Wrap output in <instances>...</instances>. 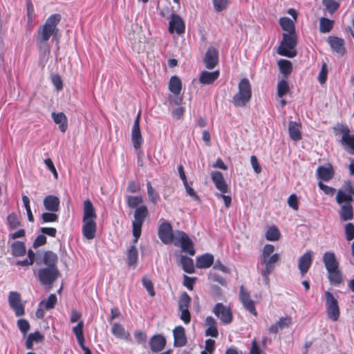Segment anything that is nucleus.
<instances>
[{
	"mask_svg": "<svg viewBox=\"0 0 354 354\" xmlns=\"http://www.w3.org/2000/svg\"><path fill=\"white\" fill-rule=\"evenodd\" d=\"M59 14L50 15L45 23L39 26L36 35L37 46L41 59H47L50 52L48 40L50 37L57 36L59 29L57 25L61 21Z\"/></svg>",
	"mask_w": 354,
	"mask_h": 354,
	"instance_id": "obj_1",
	"label": "nucleus"
},
{
	"mask_svg": "<svg viewBox=\"0 0 354 354\" xmlns=\"http://www.w3.org/2000/svg\"><path fill=\"white\" fill-rule=\"evenodd\" d=\"M158 236L162 243L168 244L171 241L176 246H179L182 250L191 256L195 254L194 244L189 236L183 231L177 230L173 232L169 223H162L158 229Z\"/></svg>",
	"mask_w": 354,
	"mask_h": 354,
	"instance_id": "obj_2",
	"label": "nucleus"
},
{
	"mask_svg": "<svg viewBox=\"0 0 354 354\" xmlns=\"http://www.w3.org/2000/svg\"><path fill=\"white\" fill-rule=\"evenodd\" d=\"M239 91L233 96L232 102L235 106H245L251 100L252 88L247 78H242L238 85Z\"/></svg>",
	"mask_w": 354,
	"mask_h": 354,
	"instance_id": "obj_3",
	"label": "nucleus"
},
{
	"mask_svg": "<svg viewBox=\"0 0 354 354\" xmlns=\"http://www.w3.org/2000/svg\"><path fill=\"white\" fill-rule=\"evenodd\" d=\"M297 44L296 33H283V39L278 48L279 55L288 57H294L297 55L295 47Z\"/></svg>",
	"mask_w": 354,
	"mask_h": 354,
	"instance_id": "obj_4",
	"label": "nucleus"
},
{
	"mask_svg": "<svg viewBox=\"0 0 354 354\" xmlns=\"http://www.w3.org/2000/svg\"><path fill=\"white\" fill-rule=\"evenodd\" d=\"M279 259L280 255L277 253L272 254L271 257L260 258L259 263L263 266L260 270V274L262 276L263 282L265 285H269V276L274 271L275 265Z\"/></svg>",
	"mask_w": 354,
	"mask_h": 354,
	"instance_id": "obj_5",
	"label": "nucleus"
},
{
	"mask_svg": "<svg viewBox=\"0 0 354 354\" xmlns=\"http://www.w3.org/2000/svg\"><path fill=\"white\" fill-rule=\"evenodd\" d=\"M148 215V209L145 205H141L136 208L133 214L132 223V232L134 237L133 243L138 242L141 234L143 223Z\"/></svg>",
	"mask_w": 354,
	"mask_h": 354,
	"instance_id": "obj_6",
	"label": "nucleus"
},
{
	"mask_svg": "<svg viewBox=\"0 0 354 354\" xmlns=\"http://www.w3.org/2000/svg\"><path fill=\"white\" fill-rule=\"evenodd\" d=\"M59 272L57 268H42L38 270V279L43 286H51L58 278Z\"/></svg>",
	"mask_w": 354,
	"mask_h": 354,
	"instance_id": "obj_7",
	"label": "nucleus"
},
{
	"mask_svg": "<svg viewBox=\"0 0 354 354\" xmlns=\"http://www.w3.org/2000/svg\"><path fill=\"white\" fill-rule=\"evenodd\" d=\"M190 302L191 297L186 292H183L178 300V311L180 319L185 324H188L191 321V315L189 311Z\"/></svg>",
	"mask_w": 354,
	"mask_h": 354,
	"instance_id": "obj_8",
	"label": "nucleus"
},
{
	"mask_svg": "<svg viewBox=\"0 0 354 354\" xmlns=\"http://www.w3.org/2000/svg\"><path fill=\"white\" fill-rule=\"evenodd\" d=\"M325 297L326 309L328 317L336 322L338 320L340 314L337 301L329 291L325 292Z\"/></svg>",
	"mask_w": 354,
	"mask_h": 354,
	"instance_id": "obj_9",
	"label": "nucleus"
},
{
	"mask_svg": "<svg viewBox=\"0 0 354 354\" xmlns=\"http://www.w3.org/2000/svg\"><path fill=\"white\" fill-rule=\"evenodd\" d=\"M212 313L223 324H229L232 322L233 315L230 308L222 303L216 304L212 309Z\"/></svg>",
	"mask_w": 354,
	"mask_h": 354,
	"instance_id": "obj_10",
	"label": "nucleus"
},
{
	"mask_svg": "<svg viewBox=\"0 0 354 354\" xmlns=\"http://www.w3.org/2000/svg\"><path fill=\"white\" fill-rule=\"evenodd\" d=\"M8 303L10 307L15 311L17 317L24 315V306L21 303V295L16 291H11L8 295Z\"/></svg>",
	"mask_w": 354,
	"mask_h": 354,
	"instance_id": "obj_11",
	"label": "nucleus"
},
{
	"mask_svg": "<svg viewBox=\"0 0 354 354\" xmlns=\"http://www.w3.org/2000/svg\"><path fill=\"white\" fill-rule=\"evenodd\" d=\"M239 298L244 308L250 313L257 316V312L254 306V303L253 300L250 299L249 293L245 290L243 286H241L240 288Z\"/></svg>",
	"mask_w": 354,
	"mask_h": 354,
	"instance_id": "obj_12",
	"label": "nucleus"
},
{
	"mask_svg": "<svg viewBox=\"0 0 354 354\" xmlns=\"http://www.w3.org/2000/svg\"><path fill=\"white\" fill-rule=\"evenodd\" d=\"M313 262V252L307 251L299 259L298 268L301 276H304L308 271Z\"/></svg>",
	"mask_w": 354,
	"mask_h": 354,
	"instance_id": "obj_13",
	"label": "nucleus"
},
{
	"mask_svg": "<svg viewBox=\"0 0 354 354\" xmlns=\"http://www.w3.org/2000/svg\"><path fill=\"white\" fill-rule=\"evenodd\" d=\"M218 62V52L214 47H209L205 55L204 62L208 69L214 68Z\"/></svg>",
	"mask_w": 354,
	"mask_h": 354,
	"instance_id": "obj_14",
	"label": "nucleus"
},
{
	"mask_svg": "<svg viewBox=\"0 0 354 354\" xmlns=\"http://www.w3.org/2000/svg\"><path fill=\"white\" fill-rule=\"evenodd\" d=\"M185 24L182 19L176 14H172L169 23V30L171 33L174 31L177 34H181L185 31Z\"/></svg>",
	"mask_w": 354,
	"mask_h": 354,
	"instance_id": "obj_15",
	"label": "nucleus"
},
{
	"mask_svg": "<svg viewBox=\"0 0 354 354\" xmlns=\"http://www.w3.org/2000/svg\"><path fill=\"white\" fill-rule=\"evenodd\" d=\"M97 214L95 207L90 200L84 202L82 221H95Z\"/></svg>",
	"mask_w": 354,
	"mask_h": 354,
	"instance_id": "obj_16",
	"label": "nucleus"
},
{
	"mask_svg": "<svg viewBox=\"0 0 354 354\" xmlns=\"http://www.w3.org/2000/svg\"><path fill=\"white\" fill-rule=\"evenodd\" d=\"M82 232L85 239L92 240L95 238L97 223L96 221H82Z\"/></svg>",
	"mask_w": 354,
	"mask_h": 354,
	"instance_id": "obj_17",
	"label": "nucleus"
},
{
	"mask_svg": "<svg viewBox=\"0 0 354 354\" xmlns=\"http://www.w3.org/2000/svg\"><path fill=\"white\" fill-rule=\"evenodd\" d=\"M211 177L215 187L221 193L225 194L227 192V185L224 179V177L220 171H213L211 174Z\"/></svg>",
	"mask_w": 354,
	"mask_h": 354,
	"instance_id": "obj_18",
	"label": "nucleus"
},
{
	"mask_svg": "<svg viewBox=\"0 0 354 354\" xmlns=\"http://www.w3.org/2000/svg\"><path fill=\"white\" fill-rule=\"evenodd\" d=\"M60 201L58 197L53 195H48L44 199L45 209L51 212H57L59 210Z\"/></svg>",
	"mask_w": 354,
	"mask_h": 354,
	"instance_id": "obj_19",
	"label": "nucleus"
},
{
	"mask_svg": "<svg viewBox=\"0 0 354 354\" xmlns=\"http://www.w3.org/2000/svg\"><path fill=\"white\" fill-rule=\"evenodd\" d=\"M292 324V318L290 317H282L279 321L270 326L268 330L270 333L277 334L279 330L288 328Z\"/></svg>",
	"mask_w": 354,
	"mask_h": 354,
	"instance_id": "obj_20",
	"label": "nucleus"
},
{
	"mask_svg": "<svg viewBox=\"0 0 354 354\" xmlns=\"http://www.w3.org/2000/svg\"><path fill=\"white\" fill-rule=\"evenodd\" d=\"M175 346L181 347L186 344L187 339L185 336V328L178 326L173 330Z\"/></svg>",
	"mask_w": 354,
	"mask_h": 354,
	"instance_id": "obj_21",
	"label": "nucleus"
},
{
	"mask_svg": "<svg viewBox=\"0 0 354 354\" xmlns=\"http://www.w3.org/2000/svg\"><path fill=\"white\" fill-rule=\"evenodd\" d=\"M323 262L327 271L339 268V262L333 252H326L324 254Z\"/></svg>",
	"mask_w": 354,
	"mask_h": 354,
	"instance_id": "obj_22",
	"label": "nucleus"
},
{
	"mask_svg": "<svg viewBox=\"0 0 354 354\" xmlns=\"http://www.w3.org/2000/svg\"><path fill=\"white\" fill-rule=\"evenodd\" d=\"M149 344L151 350L153 352L157 353L161 351L165 348L166 339L161 335H156L151 338Z\"/></svg>",
	"mask_w": 354,
	"mask_h": 354,
	"instance_id": "obj_23",
	"label": "nucleus"
},
{
	"mask_svg": "<svg viewBox=\"0 0 354 354\" xmlns=\"http://www.w3.org/2000/svg\"><path fill=\"white\" fill-rule=\"evenodd\" d=\"M317 175L322 180L328 181L333 178L334 171L330 165L320 166L317 169Z\"/></svg>",
	"mask_w": 354,
	"mask_h": 354,
	"instance_id": "obj_24",
	"label": "nucleus"
},
{
	"mask_svg": "<svg viewBox=\"0 0 354 354\" xmlns=\"http://www.w3.org/2000/svg\"><path fill=\"white\" fill-rule=\"evenodd\" d=\"M205 324L207 326L205 330V335L217 337L218 336V332L216 319L212 316H207L205 320Z\"/></svg>",
	"mask_w": 354,
	"mask_h": 354,
	"instance_id": "obj_25",
	"label": "nucleus"
},
{
	"mask_svg": "<svg viewBox=\"0 0 354 354\" xmlns=\"http://www.w3.org/2000/svg\"><path fill=\"white\" fill-rule=\"evenodd\" d=\"M51 116L54 122L59 125V130L64 133L68 128V120L66 115L62 112H53Z\"/></svg>",
	"mask_w": 354,
	"mask_h": 354,
	"instance_id": "obj_26",
	"label": "nucleus"
},
{
	"mask_svg": "<svg viewBox=\"0 0 354 354\" xmlns=\"http://www.w3.org/2000/svg\"><path fill=\"white\" fill-rule=\"evenodd\" d=\"M213 263L214 256L209 253H206L196 258V265L198 268H208Z\"/></svg>",
	"mask_w": 354,
	"mask_h": 354,
	"instance_id": "obj_27",
	"label": "nucleus"
},
{
	"mask_svg": "<svg viewBox=\"0 0 354 354\" xmlns=\"http://www.w3.org/2000/svg\"><path fill=\"white\" fill-rule=\"evenodd\" d=\"M111 332L114 336L118 338L124 339L126 341L131 340V335L129 333L127 332L124 327L118 323H115L111 328Z\"/></svg>",
	"mask_w": 354,
	"mask_h": 354,
	"instance_id": "obj_28",
	"label": "nucleus"
},
{
	"mask_svg": "<svg viewBox=\"0 0 354 354\" xmlns=\"http://www.w3.org/2000/svg\"><path fill=\"white\" fill-rule=\"evenodd\" d=\"M290 137L294 141H298L301 138V126L299 123L290 121L288 124Z\"/></svg>",
	"mask_w": 354,
	"mask_h": 354,
	"instance_id": "obj_29",
	"label": "nucleus"
},
{
	"mask_svg": "<svg viewBox=\"0 0 354 354\" xmlns=\"http://www.w3.org/2000/svg\"><path fill=\"white\" fill-rule=\"evenodd\" d=\"M218 71H215L213 72L204 71L201 74L199 81L203 84H210L218 77Z\"/></svg>",
	"mask_w": 354,
	"mask_h": 354,
	"instance_id": "obj_30",
	"label": "nucleus"
},
{
	"mask_svg": "<svg viewBox=\"0 0 354 354\" xmlns=\"http://www.w3.org/2000/svg\"><path fill=\"white\" fill-rule=\"evenodd\" d=\"M58 257L52 251H46L44 254L43 263L47 268H57Z\"/></svg>",
	"mask_w": 354,
	"mask_h": 354,
	"instance_id": "obj_31",
	"label": "nucleus"
},
{
	"mask_svg": "<svg viewBox=\"0 0 354 354\" xmlns=\"http://www.w3.org/2000/svg\"><path fill=\"white\" fill-rule=\"evenodd\" d=\"M328 43L333 50L337 53L343 54L344 52V40L337 37H330L328 38Z\"/></svg>",
	"mask_w": 354,
	"mask_h": 354,
	"instance_id": "obj_32",
	"label": "nucleus"
},
{
	"mask_svg": "<svg viewBox=\"0 0 354 354\" xmlns=\"http://www.w3.org/2000/svg\"><path fill=\"white\" fill-rule=\"evenodd\" d=\"M328 278L330 283L339 285L343 280L342 274L338 268L328 270Z\"/></svg>",
	"mask_w": 354,
	"mask_h": 354,
	"instance_id": "obj_33",
	"label": "nucleus"
},
{
	"mask_svg": "<svg viewBox=\"0 0 354 354\" xmlns=\"http://www.w3.org/2000/svg\"><path fill=\"white\" fill-rule=\"evenodd\" d=\"M279 24L285 33H295L294 21L288 17H284L279 19Z\"/></svg>",
	"mask_w": 354,
	"mask_h": 354,
	"instance_id": "obj_34",
	"label": "nucleus"
},
{
	"mask_svg": "<svg viewBox=\"0 0 354 354\" xmlns=\"http://www.w3.org/2000/svg\"><path fill=\"white\" fill-rule=\"evenodd\" d=\"M83 329H84L83 321H80L75 326L73 327V329H72L73 332L75 335L77 341L80 346H83V344H84V342H85Z\"/></svg>",
	"mask_w": 354,
	"mask_h": 354,
	"instance_id": "obj_35",
	"label": "nucleus"
},
{
	"mask_svg": "<svg viewBox=\"0 0 354 354\" xmlns=\"http://www.w3.org/2000/svg\"><path fill=\"white\" fill-rule=\"evenodd\" d=\"M127 264L129 266H136L138 258V249L135 245H131L127 250Z\"/></svg>",
	"mask_w": 354,
	"mask_h": 354,
	"instance_id": "obj_36",
	"label": "nucleus"
},
{
	"mask_svg": "<svg viewBox=\"0 0 354 354\" xmlns=\"http://www.w3.org/2000/svg\"><path fill=\"white\" fill-rule=\"evenodd\" d=\"M180 264L182 265L183 270L189 274L194 272V266L193 260L185 255L180 257Z\"/></svg>",
	"mask_w": 354,
	"mask_h": 354,
	"instance_id": "obj_37",
	"label": "nucleus"
},
{
	"mask_svg": "<svg viewBox=\"0 0 354 354\" xmlns=\"http://www.w3.org/2000/svg\"><path fill=\"white\" fill-rule=\"evenodd\" d=\"M169 91L175 95H178L182 88L180 80L177 76L171 77L169 84Z\"/></svg>",
	"mask_w": 354,
	"mask_h": 354,
	"instance_id": "obj_38",
	"label": "nucleus"
},
{
	"mask_svg": "<svg viewBox=\"0 0 354 354\" xmlns=\"http://www.w3.org/2000/svg\"><path fill=\"white\" fill-rule=\"evenodd\" d=\"M12 254L15 257H22L26 254L25 244L21 241H15L11 245Z\"/></svg>",
	"mask_w": 354,
	"mask_h": 354,
	"instance_id": "obj_39",
	"label": "nucleus"
},
{
	"mask_svg": "<svg viewBox=\"0 0 354 354\" xmlns=\"http://www.w3.org/2000/svg\"><path fill=\"white\" fill-rule=\"evenodd\" d=\"M44 336L39 332H35L29 334L26 339V347L28 349H32L34 342H41Z\"/></svg>",
	"mask_w": 354,
	"mask_h": 354,
	"instance_id": "obj_40",
	"label": "nucleus"
},
{
	"mask_svg": "<svg viewBox=\"0 0 354 354\" xmlns=\"http://www.w3.org/2000/svg\"><path fill=\"white\" fill-rule=\"evenodd\" d=\"M265 236L268 241H276L280 239L281 233L276 226L272 225L268 228Z\"/></svg>",
	"mask_w": 354,
	"mask_h": 354,
	"instance_id": "obj_41",
	"label": "nucleus"
},
{
	"mask_svg": "<svg viewBox=\"0 0 354 354\" xmlns=\"http://www.w3.org/2000/svg\"><path fill=\"white\" fill-rule=\"evenodd\" d=\"M340 142L349 153L354 154V134L346 138H342Z\"/></svg>",
	"mask_w": 354,
	"mask_h": 354,
	"instance_id": "obj_42",
	"label": "nucleus"
},
{
	"mask_svg": "<svg viewBox=\"0 0 354 354\" xmlns=\"http://www.w3.org/2000/svg\"><path fill=\"white\" fill-rule=\"evenodd\" d=\"M131 141L135 149H140L143 139L140 129H131Z\"/></svg>",
	"mask_w": 354,
	"mask_h": 354,
	"instance_id": "obj_43",
	"label": "nucleus"
},
{
	"mask_svg": "<svg viewBox=\"0 0 354 354\" xmlns=\"http://www.w3.org/2000/svg\"><path fill=\"white\" fill-rule=\"evenodd\" d=\"M278 66L280 72L286 77L290 75L292 70L291 62L286 59H280L278 62Z\"/></svg>",
	"mask_w": 354,
	"mask_h": 354,
	"instance_id": "obj_44",
	"label": "nucleus"
},
{
	"mask_svg": "<svg viewBox=\"0 0 354 354\" xmlns=\"http://www.w3.org/2000/svg\"><path fill=\"white\" fill-rule=\"evenodd\" d=\"M333 26V21L325 17H322L319 21V30L322 33H326L331 30Z\"/></svg>",
	"mask_w": 354,
	"mask_h": 354,
	"instance_id": "obj_45",
	"label": "nucleus"
},
{
	"mask_svg": "<svg viewBox=\"0 0 354 354\" xmlns=\"http://www.w3.org/2000/svg\"><path fill=\"white\" fill-rule=\"evenodd\" d=\"M340 217L344 221L352 219L353 208L351 205H344L341 207Z\"/></svg>",
	"mask_w": 354,
	"mask_h": 354,
	"instance_id": "obj_46",
	"label": "nucleus"
},
{
	"mask_svg": "<svg viewBox=\"0 0 354 354\" xmlns=\"http://www.w3.org/2000/svg\"><path fill=\"white\" fill-rule=\"evenodd\" d=\"M322 4L330 15L333 14L340 6L339 2L337 0H322Z\"/></svg>",
	"mask_w": 354,
	"mask_h": 354,
	"instance_id": "obj_47",
	"label": "nucleus"
},
{
	"mask_svg": "<svg viewBox=\"0 0 354 354\" xmlns=\"http://www.w3.org/2000/svg\"><path fill=\"white\" fill-rule=\"evenodd\" d=\"M57 299L55 294H50L46 300H42L39 303V306H44L45 309L50 310L55 307L57 303Z\"/></svg>",
	"mask_w": 354,
	"mask_h": 354,
	"instance_id": "obj_48",
	"label": "nucleus"
},
{
	"mask_svg": "<svg viewBox=\"0 0 354 354\" xmlns=\"http://www.w3.org/2000/svg\"><path fill=\"white\" fill-rule=\"evenodd\" d=\"M147 195L151 202L156 204L160 199L158 193L153 188L150 182L147 183Z\"/></svg>",
	"mask_w": 354,
	"mask_h": 354,
	"instance_id": "obj_49",
	"label": "nucleus"
},
{
	"mask_svg": "<svg viewBox=\"0 0 354 354\" xmlns=\"http://www.w3.org/2000/svg\"><path fill=\"white\" fill-rule=\"evenodd\" d=\"M230 0H212L214 9L218 12L227 9Z\"/></svg>",
	"mask_w": 354,
	"mask_h": 354,
	"instance_id": "obj_50",
	"label": "nucleus"
},
{
	"mask_svg": "<svg viewBox=\"0 0 354 354\" xmlns=\"http://www.w3.org/2000/svg\"><path fill=\"white\" fill-rule=\"evenodd\" d=\"M289 86L285 80H280L277 84V95L279 97H282L289 91Z\"/></svg>",
	"mask_w": 354,
	"mask_h": 354,
	"instance_id": "obj_51",
	"label": "nucleus"
},
{
	"mask_svg": "<svg viewBox=\"0 0 354 354\" xmlns=\"http://www.w3.org/2000/svg\"><path fill=\"white\" fill-rule=\"evenodd\" d=\"M337 202L339 204L353 201V196L342 190H339L336 196Z\"/></svg>",
	"mask_w": 354,
	"mask_h": 354,
	"instance_id": "obj_52",
	"label": "nucleus"
},
{
	"mask_svg": "<svg viewBox=\"0 0 354 354\" xmlns=\"http://www.w3.org/2000/svg\"><path fill=\"white\" fill-rule=\"evenodd\" d=\"M22 201H23L24 207H25L26 213H27L28 221L30 222H33L34 217H33V215H32V211L30 209L29 198L27 196L23 195L22 196Z\"/></svg>",
	"mask_w": 354,
	"mask_h": 354,
	"instance_id": "obj_53",
	"label": "nucleus"
},
{
	"mask_svg": "<svg viewBox=\"0 0 354 354\" xmlns=\"http://www.w3.org/2000/svg\"><path fill=\"white\" fill-rule=\"evenodd\" d=\"M142 203V198L140 196H129L127 197V204L131 208L137 207Z\"/></svg>",
	"mask_w": 354,
	"mask_h": 354,
	"instance_id": "obj_54",
	"label": "nucleus"
},
{
	"mask_svg": "<svg viewBox=\"0 0 354 354\" xmlns=\"http://www.w3.org/2000/svg\"><path fill=\"white\" fill-rule=\"evenodd\" d=\"M7 221L9 227L12 230L16 229L20 225L17 216L15 214H9L7 218Z\"/></svg>",
	"mask_w": 354,
	"mask_h": 354,
	"instance_id": "obj_55",
	"label": "nucleus"
},
{
	"mask_svg": "<svg viewBox=\"0 0 354 354\" xmlns=\"http://www.w3.org/2000/svg\"><path fill=\"white\" fill-rule=\"evenodd\" d=\"M42 223L55 222L58 220V215L55 212H44L41 214Z\"/></svg>",
	"mask_w": 354,
	"mask_h": 354,
	"instance_id": "obj_56",
	"label": "nucleus"
},
{
	"mask_svg": "<svg viewBox=\"0 0 354 354\" xmlns=\"http://www.w3.org/2000/svg\"><path fill=\"white\" fill-rule=\"evenodd\" d=\"M142 284L146 288L149 295L151 297H153L155 295V291L153 288V283H152L151 280L145 277L142 278Z\"/></svg>",
	"mask_w": 354,
	"mask_h": 354,
	"instance_id": "obj_57",
	"label": "nucleus"
},
{
	"mask_svg": "<svg viewBox=\"0 0 354 354\" xmlns=\"http://www.w3.org/2000/svg\"><path fill=\"white\" fill-rule=\"evenodd\" d=\"M19 330L25 335L30 329V324L26 319H21L17 321Z\"/></svg>",
	"mask_w": 354,
	"mask_h": 354,
	"instance_id": "obj_58",
	"label": "nucleus"
},
{
	"mask_svg": "<svg viewBox=\"0 0 354 354\" xmlns=\"http://www.w3.org/2000/svg\"><path fill=\"white\" fill-rule=\"evenodd\" d=\"M335 130L337 133H341L342 135V138H346L351 135L349 128L344 124H338L337 127L335 128Z\"/></svg>",
	"mask_w": 354,
	"mask_h": 354,
	"instance_id": "obj_59",
	"label": "nucleus"
},
{
	"mask_svg": "<svg viewBox=\"0 0 354 354\" xmlns=\"http://www.w3.org/2000/svg\"><path fill=\"white\" fill-rule=\"evenodd\" d=\"M274 251V245H272L271 244H266L263 248L260 258L271 257L272 254H273Z\"/></svg>",
	"mask_w": 354,
	"mask_h": 354,
	"instance_id": "obj_60",
	"label": "nucleus"
},
{
	"mask_svg": "<svg viewBox=\"0 0 354 354\" xmlns=\"http://www.w3.org/2000/svg\"><path fill=\"white\" fill-rule=\"evenodd\" d=\"M346 237L348 241H351L354 239V225L348 223L345 225Z\"/></svg>",
	"mask_w": 354,
	"mask_h": 354,
	"instance_id": "obj_61",
	"label": "nucleus"
},
{
	"mask_svg": "<svg viewBox=\"0 0 354 354\" xmlns=\"http://www.w3.org/2000/svg\"><path fill=\"white\" fill-rule=\"evenodd\" d=\"M318 187H319V189L321 190H322L327 195L333 196L335 193V188H333L332 187H329V186L322 183V182L318 183Z\"/></svg>",
	"mask_w": 354,
	"mask_h": 354,
	"instance_id": "obj_62",
	"label": "nucleus"
},
{
	"mask_svg": "<svg viewBox=\"0 0 354 354\" xmlns=\"http://www.w3.org/2000/svg\"><path fill=\"white\" fill-rule=\"evenodd\" d=\"M288 205L292 208L294 210H297L299 208L298 206V199L295 194H291L288 199Z\"/></svg>",
	"mask_w": 354,
	"mask_h": 354,
	"instance_id": "obj_63",
	"label": "nucleus"
},
{
	"mask_svg": "<svg viewBox=\"0 0 354 354\" xmlns=\"http://www.w3.org/2000/svg\"><path fill=\"white\" fill-rule=\"evenodd\" d=\"M351 196H354V188L351 181H345L343 185V188L341 189Z\"/></svg>",
	"mask_w": 354,
	"mask_h": 354,
	"instance_id": "obj_64",
	"label": "nucleus"
}]
</instances>
